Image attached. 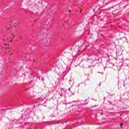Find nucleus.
<instances>
[{
  "instance_id": "1",
  "label": "nucleus",
  "mask_w": 129,
  "mask_h": 129,
  "mask_svg": "<svg viewBox=\"0 0 129 129\" xmlns=\"http://www.w3.org/2000/svg\"><path fill=\"white\" fill-rule=\"evenodd\" d=\"M40 43L42 45H44V46H48V45H49V43H48V40H49V38L46 33L41 34L40 35Z\"/></svg>"
},
{
  "instance_id": "2",
  "label": "nucleus",
  "mask_w": 129,
  "mask_h": 129,
  "mask_svg": "<svg viewBox=\"0 0 129 129\" xmlns=\"http://www.w3.org/2000/svg\"><path fill=\"white\" fill-rule=\"evenodd\" d=\"M19 25V21H13L11 22L12 27H17Z\"/></svg>"
},
{
  "instance_id": "3",
  "label": "nucleus",
  "mask_w": 129,
  "mask_h": 129,
  "mask_svg": "<svg viewBox=\"0 0 129 129\" xmlns=\"http://www.w3.org/2000/svg\"><path fill=\"white\" fill-rule=\"evenodd\" d=\"M9 47V45L6 44H4V45H3V48L4 49H6V53H8V52H10V48H8V47Z\"/></svg>"
},
{
  "instance_id": "4",
  "label": "nucleus",
  "mask_w": 129,
  "mask_h": 129,
  "mask_svg": "<svg viewBox=\"0 0 129 129\" xmlns=\"http://www.w3.org/2000/svg\"><path fill=\"white\" fill-rule=\"evenodd\" d=\"M41 79L42 81H44V80H45V79L43 77H40L39 79Z\"/></svg>"
},
{
  "instance_id": "5",
  "label": "nucleus",
  "mask_w": 129,
  "mask_h": 129,
  "mask_svg": "<svg viewBox=\"0 0 129 129\" xmlns=\"http://www.w3.org/2000/svg\"><path fill=\"white\" fill-rule=\"evenodd\" d=\"M6 29H7V30H11V29H12V28H11V27L8 28V27H6Z\"/></svg>"
},
{
  "instance_id": "6",
  "label": "nucleus",
  "mask_w": 129,
  "mask_h": 129,
  "mask_svg": "<svg viewBox=\"0 0 129 129\" xmlns=\"http://www.w3.org/2000/svg\"><path fill=\"white\" fill-rule=\"evenodd\" d=\"M10 42H12V38L10 39V40H9Z\"/></svg>"
},
{
  "instance_id": "7",
  "label": "nucleus",
  "mask_w": 129,
  "mask_h": 129,
  "mask_svg": "<svg viewBox=\"0 0 129 129\" xmlns=\"http://www.w3.org/2000/svg\"><path fill=\"white\" fill-rule=\"evenodd\" d=\"M122 123L121 124H120V126L121 127V126H122Z\"/></svg>"
},
{
  "instance_id": "8",
  "label": "nucleus",
  "mask_w": 129,
  "mask_h": 129,
  "mask_svg": "<svg viewBox=\"0 0 129 129\" xmlns=\"http://www.w3.org/2000/svg\"><path fill=\"white\" fill-rule=\"evenodd\" d=\"M90 67H91V66H89V67H88V68H90Z\"/></svg>"
},
{
  "instance_id": "9",
  "label": "nucleus",
  "mask_w": 129,
  "mask_h": 129,
  "mask_svg": "<svg viewBox=\"0 0 129 129\" xmlns=\"http://www.w3.org/2000/svg\"><path fill=\"white\" fill-rule=\"evenodd\" d=\"M37 102H39V100H37Z\"/></svg>"
},
{
  "instance_id": "10",
  "label": "nucleus",
  "mask_w": 129,
  "mask_h": 129,
  "mask_svg": "<svg viewBox=\"0 0 129 129\" xmlns=\"http://www.w3.org/2000/svg\"><path fill=\"white\" fill-rule=\"evenodd\" d=\"M12 38H14V36H13V35H12Z\"/></svg>"
},
{
  "instance_id": "11",
  "label": "nucleus",
  "mask_w": 129,
  "mask_h": 129,
  "mask_svg": "<svg viewBox=\"0 0 129 129\" xmlns=\"http://www.w3.org/2000/svg\"><path fill=\"white\" fill-rule=\"evenodd\" d=\"M33 62H35V60H33Z\"/></svg>"
},
{
  "instance_id": "12",
  "label": "nucleus",
  "mask_w": 129,
  "mask_h": 129,
  "mask_svg": "<svg viewBox=\"0 0 129 129\" xmlns=\"http://www.w3.org/2000/svg\"><path fill=\"white\" fill-rule=\"evenodd\" d=\"M69 90H70V89H69Z\"/></svg>"
},
{
  "instance_id": "13",
  "label": "nucleus",
  "mask_w": 129,
  "mask_h": 129,
  "mask_svg": "<svg viewBox=\"0 0 129 129\" xmlns=\"http://www.w3.org/2000/svg\"><path fill=\"white\" fill-rule=\"evenodd\" d=\"M100 85H101L100 84L99 86H100Z\"/></svg>"
},
{
  "instance_id": "14",
  "label": "nucleus",
  "mask_w": 129,
  "mask_h": 129,
  "mask_svg": "<svg viewBox=\"0 0 129 129\" xmlns=\"http://www.w3.org/2000/svg\"><path fill=\"white\" fill-rule=\"evenodd\" d=\"M35 102H37V101H35Z\"/></svg>"
}]
</instances>
